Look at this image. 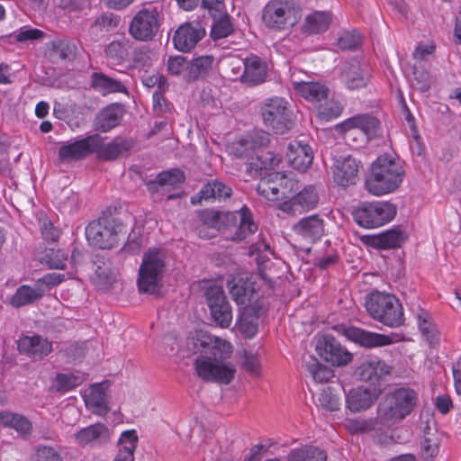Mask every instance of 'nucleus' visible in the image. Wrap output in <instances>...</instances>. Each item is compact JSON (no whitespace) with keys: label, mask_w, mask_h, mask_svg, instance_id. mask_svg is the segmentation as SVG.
<instances>
[{"label":"nucleus","mask_w":461,"mask_h":461,"mask_svg":"<svg viewBox=\"0 0 461 461\" xmlns=\"http://www.w3.org/2000/svg\"><path fill=\"white\" fill-rule=\"evenodd\" d=\"M0 423L14 429L20 436L26 438L32 432V422L23 415L11 411L0 412Z\"/></svg>","instance_id":"obj_34"},{"label":"nucleus","mask_w":461,"mask_h":461,"mask_svg":"<svg viewBox=\"0 0 461 461\" xmlns=\"http://www.w3.org/2000/svg\"><path fill=\"white\" fill-rule=\"evenodd\" d=\"M360 43L361 37L357 32H346L338 40V45L342 50L357 49Z\"/></svg>","instance_id":"obj_60"},{"label":"nucleus","mask_w":461,"mask_h":461,"mask_svg":"<svg viewBox=\"0 0 461 461\" xmlns=\"http://www.w3.org/2000/svg\"><path fill=\"white\" fill-rule=\"evenodd\" d=\"M120 18L112 13H106L96 18L93 26L100 31H111L117 27Z\"/></svg>","instance_id":"obj_59"},{"label":"nucleus","mask_w":461,"mask_h":461,"mask_svg":"<svg viewBox=\"0 0 461 461\" xmlns=\"http://www.w3.org/2000/svg\"><path fill=\"white\" fill-rule=\"evenodd\" d=\"M107 382L95 384L85 391L84 400L86 406L97 415H104L109 411L106 399Z\"/></svg>","instance_id":"obj_25"},{"label":"nucleus","mask_w":461,"mask_h":461,"mask_svg":"<svg viewBox=\"0 0 461 461\" xmlns=\"http://www.w3.org/2000/svg\"><path fill=\"white\" fill-rule=\"evenodd\" d=\"M187 60L185 57L176 56L170 57L167 60V70L173 76H179L182 72H185Z\"/></svg>","instance_id":"obj_62"},{"label":"nucleus","mask_w":461,"mask_h":461,"mask_svg":"<svg viewBox=\"0 0 461 461\" xmlns=\"http://www.w3.org/2000/svg\"><path fill=\"white\" fill-rule=\"evenodd\" d=\"M328 88L318 82H307L302 86L298 93L312 102H321L328 97Z\"/></svg>","instance_id":"obj_46"},{"label":"nucleus","mask_w":461,"mask_h":461,"mask_svg":"<svg viewBox=\"0 0 461 461\" xmlns=\"http://www.w3.org/2000/svg\"><path fill=\"white\" fill-rule=\"evenodd\" d=\"M186 347L192 354L207 349L211 352L212 356H200L194 363L196 373L203 380L229 384L233 379L235 366L225 361L232 353V346L230 342L197 333L188 338Z\"/></svg>","instance_id":"obj_1"},{"label":"nucleus","mask_w":461,"mask_h":461,"mask_svg":"<svg viewBox=\"0 0 461 461\" xmlns=\"http://www.w3.org/2000/svg\"><path fill=\"white\" fill-rule=\"evenodd\" d=\"M125 234V226L120 221L111 217L100 218L90 222L86 228L88 243L101 249L113 248Z\"/></svg>","instance_id":"obj_5"},{"label":"nucleus","mask_w":461,"mask_h":461,"mask_svg":"<svg viewBox=\"0 0 461 461\" xmlns=\"http://www.w3.org/2000/svg\"><path fill=\"white\" fill-rule=\"evenodd\" d=\"M230 212L236 215L235 220L230 221L229 223V228L236 227L234 233L231 235V240L241 241L257 231L258 226L253 221L252 214L248 207L243 206L240 210Z\"/></svg>","instance_id":"obj_26"},{"label":"nucleus","mask_w":461,"mask_h":461,"mask_svg":"<svg viewBox=\"0 0 461 461\" xmlns=\"http://www.w3.org/2000/svg\"><path fill=\"white\" fill-rule=\"evenodd\" d=\"M393 366L376 357L364 360L357 367V375L361 381L369 383L373 387L380 388L381 382L390 376Z\"/></svg>","instance_id":"obj_16"},{"label":"nucleus","mask_w":461,"mask_h":461,"mask_svg":"<svg viewBox=\"0 0 461 461\" xmlns=\"http://www.w3.org/2000/svg\"><path fill=\"white\" fill-rule=\"evenodd\" d=\"M363 240L374 248L388 249L400 246L402 233L397 230H390L374 236H364Z\"/></svg>","instance_id":"obj_36"},{"label":"nucleus","mask_w":461,"mask_h":461,"mask_svg":"<svg viewBox=\"0 0 461 461\" xmlns=\"http://www.w3.org/2000/svg\"><path fill=\"white\" fill-rule=\"evenodd\" d=\"M240 332L248 339L253 338L258 333V318L253 314V309L245 307L238 320Z\"/></svg>","instance_id":"obj_41"},{"label":"nucleus","mask_w":461,"mask_h":461,"mask_svg":"<svg viewBox=\"0 0 461 461\" xmlns=\"http://www.w3.org/2000/svg\"><path fill=\"white\" fill-rule=\"evenodd\" d=\"M260 114L264 124L276 134H284L294 126L289 103L283 97L265 99L260 107Z\"/></svg>","instance_id":"obj_7"},{"label":"nucleus","mask_w":461,"mask_h":461,"mask_svg":"<svg viewBox=\"0 0 461 461\" xmlns=\"http://www.w3.org/2000/svg\"><path fill=\"white\" fill-rule=\"evenodd\" d=\"M235 63H242L243 72L240 75L241 82L249 86H258L266 81L267 78V65L258 56H250L243 60H232L230 66Z\"/></svg>","instance_id":"obj_19"},{"label":"nucleus","mask_w":461,"mask_h":461,"mask_svg":"<svg viewBox=\"0 0 461 461\" xmlns=\"http://www.w3.org/2000/svg\"><path fill=\"white\" fill-rule=\"evenodd\" d=\"M91 86L95 91L99 92L103 95L112 93H122L126 90L121 81L99 72L92 74Z\"/></svg>","instance_id":"obj_37"},{"label":"nucleus","mask_w":461,"mask_h":461,"mask_svg":"<svg viewBox=\"0 0 461 461\" xmlns=\"http://www.w3.org/2000/svg\"><path fill=\"white\" fill-rule=\"evenodd\" d=\"M280 178L276 180L279 199L288 198L297 190V182L288 177L285 173L280 172Z\"/></svg>","instance_id":"obj_56"},{"label":"nucleus","mask_w":461,"mask_h":461,"mask_svg":"<svg viewBox=\"0 0 461 461\" xmlns=\"http://www.w3.org/2000/svg\"><path fill=\"white\" fill-rule=\"evenodd\" d=\"M165 261L166 252L163 249L152 248L144 253L138 276L140 293L156 294L158 291Z\"/></svg>","instance_id":"obj_6"},{"label":"nucleus","mask_w":461,"mask_h":461,"mask_svg":"<svg viewBox=\"0 0 461 461\" xmlns=\"http://www.w3.org/2000/svg\"><path fill=\"white\" fill-rule=\"evenodd\" d=\"M184 181V173L180 169L174 168L159 173L154 182L149 183V185H158L160 187L175 188Z\"/></svg>","instance_id":"obj_43"},{"label":"nucleus","mask_w":461,"mask_h":461,"mask_svg":"<svg viewBox=\"0 0 461 461\" xmlns=\"http://www.w3.org/2000/svg\"><path fill=\"white\" fill-rule=\"evenodd\" d=\"M158 30V13L154 9H141L130 24V33L138 41L151 40Z\"/></svg>","instance_id":"obj_14"},{"label":"nucleus","mask_w":461,"mask_h":461,"mask_svg":"<svg viewBox=\"0 0 461 461\" xmlns=\"http://www.w3.org/2000/svg\"><path fill=\"white\" fill-rule=\"evenodd\" d=\"M205 29L197 21L181 24L173 36L175 48L182 52H188L204 37Z\"/></svg>","instance_id":"obj_17"},{"label":"nucleus","mask_w":461,"mask_h":461,"mask_svg":"<svg viewBox=\"0 0 461 461\" xmlns=\"http://www.w3.org/2000/svg\"><path fill=\"white\" fill-rule=\"evenodd\" d=\"M403 169L400 162L381 156L373 163L365 186L367 192L381 196L395 191L402 182Z\"/></svg>","instance_id":"obj_2"},{"label":"nucleus","mask_w":461,"mask_h":461,"mask_svg":"<svg viewBox=\"0 0 461 461\" xmlns=\"http://www.w3.org/2000/svg\"><path fill=\"white\" fill-rule=\"evenodd\" d=\"M123 116L122 105L113 104L104 108L96 116L95 127L96 130L107 132L116 127Z\"/></svg>","instance_id":"obj_31"},{"label":"nucleus","mask_w":461,"mask_h":461,"mask_svg":"<svg viewBox=\"0 0 461 461\" xmlns=\"http://www.w3.org/2000/svg\"><path fill=\"white\" fill-rule=\"evenodd\" d=\"M366 309L370 316L389 327H398L403 322L402 306L393 294L378 291L366 298Z\"/></svg>","instance_id":"obj_4"},{"label":"nucleus","mask_w":461,"mask_h":461,"mask_svg":"<svg viewBox=\"0 0 461 461\" xmlns=\"http://www.w3.org/2000/svg\"><path fill=\"white\" fill-rule=\"evenodd\" d=\"M293 230L303 239L314 242L324 234V221L318 214L310 215L295 223Z\"/></svg>","instance_id":"obj_28"},{"label":"nucleus","mask_w":461,"mask_h":461,"mask_svg":"<svg viewBox=\"0 0 461 461\" xmlns=\"http://www.w3.org/2000/svg\"><path fill=\"white\" fill-rule=\"evenodd\" d=\"M213 58L201 56L187 62L184 78L188 82L195 81L205 77L212 68Z\"/></svg>","instance_id":"obj_35"},{"label":"nucleus","mask_w":461,"mask_h":461,"mask_svg":"<svg viewBox=\"0 0 461 461\" xmlns=\"http://www.w3.org/2000/svg\"><path fill=\"white\" fill-rule=\"evenodd\" d=\"M340 80L348 89L356 90L367 85L369 74L357 60L347 61L340 68Z\"/></svg>","instance_id":"obj_23"},{"label":"nucleus","mask_w":461,"mask_h":461,"mask_svg":"<svg viewBox=\"0 0 461 461\" xmlns=\"http://www.w3.org/2000/svg\"><path fill=\"white\" fill-rule=\"evenodd\" d=\"M232 32L233 25L230 17L228 15H222L214 20L211 29V37L213 41H217L228 37Z\"/></svg>","instance_id":"obj_51"},{"label":"nucleus","mask_w":461,"mask_h":461,"mask_svg":"<svg viewBox=\"0 0 461 461\" xmlns=\"http://www.w3.org/2000/svg\"><path fill=\"white\" fill-rule=\"evenodd\" d=\"M245 140L254 151L267 146L270 141V135L264 131H255Z\"/></svg>","instance_id":"obj_61"},{"label":"nucleus","mask_w":461,"mask_h":461,"mask_svg":"<svg viewBox=\"0 0 461 461\" xmlns=\"http://www.w3.org/2000/svg\"><path fill=\"white\" fill-rule=\"evenodd\" d=\"M83 382V377L73 374H59L55 379V386L58 391L68 392Z\"/></svg>","instance_id":"obj_53"},{"label":"nucleus","mask_w":461,"mask_h":461,"mask_svg":"<svg viewBox=\"0 0 461 461\" xmlns=\"http://www.w3.org/2000/svg\"><path fill=\"white\" fill-rule=\"evenodd\" d=\"M344 335L349 340L366 348L384 347L391 345L393 342V339L390 336L367 331L356 327L345 329Z\"/></svg>","instance_id":"obj_24"},{"label":"nucleus","mask_w":461,"mask_h":461,"mask_svg":"<svg viewBox=\"0 0 461 461\" xmlns=\"http://www.w3.org/2000/svg\"><path fill=\"white\" fill-rule=\"evenodd\" d=\"M418 401L417 393L408 387H400L387 393L379 402L377 419L386 426L403 420L413 411Z\"/></svg>","instance_id":"obj_3"},{"label":"nucleus","mask_w":461,"mask_h":461,"mask_svg":"<svg viewBox=\"0 0 461 461\" xmlns=\"http://www.w3.org/2000/svg\"><path fill=\"white\" fill-rule=\"evenodd\" d=\"M411 85L420 92H426L430 86L429 74L423 68L414 66L412 72Z\"/></svg>","instance_id":"obj_55"},{"label":"nucleus","mask_w":461,"mask_h":461,"mask_svg":"<svg viewBox=\"0 0 461 461\" xmlns=\"http://www.w3.org/2000/svg\"><path fill=\"white\" fill-rule=\"evenodd\" d=\"M80 199L78 194L68 190L64 191L59 201V208L64 213H72L78 208Z\"/></svg>","instance_id":"obj_57"},{"label":"nucleus","mask_w":461,"mask_h":461,"mask_svg":"<svg viewBox=\"0 0 461 461\" xmlns=\"http://www.w3.org/2000/svg\"><path fill=\"white\" fill-rule=\"evenodd\" d=\"M32 461H62L59 453L51 447L40 446L32 457Z\"/></svg>","instance_id":"obj_58"},{"label":"nucleus","mask_w":461,"mask_h":461,"mask_svg":"<svg viewBox=\"0 0 461 461\" xmlns=\"http://www.w3.org/2000/svg\"><path fill=\"white\" fill-rule=\"evenodd\" d=\"M111 439L109 429L101 422L86 426L74 434V440L81 447L96 448Z\"/></svg>","instance_id":"obj_18"},{"label":"nucleus","mask_w":461,"mask_h":461,"mask_svg":"<svg viewBox=\"0 0 461 461\" xmlns=\"http://www.w3.org/2000/svg\"><path fill=\"white\" fill-rule=\"evenodd\" d=\"M330 23V15L326 12H315L307 16L305 31L309 33H320L328 29Z\"/></svg>","instance_id":"obj_44"},{"label":"nucleus","mask_w":461,"mask_h":461,"mask_svg":"<svg viewBox=\"0 0 461 461\" xmlns=\"http://www.w3.org/2000/svg\"><path fill=\"white\" fill-rule=\"evenodd\" d=\"M255 283L251 279L232 278L227 285L232 299L243 308L249 307L256 294Z\"/></svg>","instance_id":"obj_29"},{"label":"nucleus","mask_w":461,"mask_h":461,"mask_svg":"<svg viewBox=\"0 0 461 461\" xmlns=\"http://www.w3.org/2000/svg\"><path fill=\"white\" fill-rule=\"evenodd\" d=\"M418 325L420 332L429 344H434L438 341L437 329L434 323L430 321V317L428 312L421 311L418 315Z\"/></svg>","instance_id":"obj_49"},{"label":"nucleus","mask_w":461,"mask_h":461,"mask_svg":"<svg viewBox=\"0 0 461 461\" xmlns=\"http://www.w3.org/2000/svg\"><path fill=\"white\" fill-rule=\"evenodd\" d=\"M359 162L351 156L337 159L334 163L333 178L340 186L356 185L358 180Z\"/></svg>","instance_id":"obj_22"},{"label":"nucleus","mask_w":461,"mask_h":461,"mask_svg":"<svg viewBox=\"0 0 461 461\" xmlns=\"http://www.w3.org/2000/svg\"><path fill=\"white\" fill-rule=\"evenodd\" d=\"M139 437L135 429L123 431L118 440V452L113 461H135Z\"/></svg>","instance_id":"obj_32"},{"label":"nucleus","mask_w":461,"mask_h":461,"mask_svg":"<svg viewBox=\"0 0 461 461\" xmlns=\"http://www.w3.org/2000/svg\"><path fill=\"white\" fill-rule=\"evenodd\" d=\"M18 350L30 358L41 360L52 351V342L40 335H26L19 339Z\"/></svg>","instance_id":"obj_20"},{"label":"nucleus","mask_w":461,"mask_h":461,"mask_svg":"<svg viewBox=\"0 0 461 461\" xmlns=\"http://www.w3.org/2000/svg\"><path fill=\"white\" fill-rule=\"evenodd\" d=\"M235 214L230 212H220L204 210L198 212L196 231L201 238L211 239L221 229H229L230 221L235 220Z\"/></svg>","instance_id":"obj_12"},{"label":"nucleus","mask_w":461,"mask_h":461,"mask_svg":"<svg viewBox=\"0 0 461 461\" xmlns=\"http://www.w3.org/2000/svg\"><path fill=\"white\" fill-rule=\"evenodd\" d=\"M294 10L288 0H272L263 11V21L269 28L285 29L295 23Z\"/></svg>","instance_id":"obj_11"},{"label":"nucleus","mask_w":461,"mask_h":461,"mask_svg":"<svg viewBox=\"0 0 461 461\" xmlns=\"http://www.w3.org/2000/svg\"><path fill=\"white\" fill-rule=\"evenodd\" d=\"M316 352L326 362L333 366H345L352 359V355L330 335L320 338L316 343Z\"/></svg>","instance_id":"obj_15"},{"label":"nucleus","mask_w":461,"mask_h":461,"mask_svg":"<svg viewBox=\"0 0 461 461\" xmlns=\"http://www.w3.org/2000/svg\"><path fill=\"white\" fill-rule=\"evenodd\" d=\"M101 136L89 135L86 138L63 143L59 149V157L63 161L79 160L93 154L99 147Z\"/></svg>","instance_id":"obj_13"},{"label":"nucleus","mask_w":461,"mask_h":461,"mask_svg":"<svg viewBox=\"0 0 461 461\" xmlns=\"http://www.w3.org/2000/svg\"><path fill=\"white\" fill-rule=\"evenodd\" d=\"M44 292L45 291L41 288L40 284H37L34 287L22 285L12 296L11 304L16 308L31 304L41 299L43 296Z\"/></svg>","instance_id":"obj_38"},{"label":"nucleus","mask_w":461,"mask_h":461,"mask_svg":"<svg viewBox=\"0 0 461 461\" xmlns=\"http://www.w3.org/2000/svg\"><path fill=\"white\" fill-rule=\"evenodd\" d=\"M134 146V140L129 138L116 137L111 142L104 144L101 137L99 147L94 151L97 157L104 160H114L124 153L130 151Z\"/></svg>","instance_id":"obj_27"},{"label":"nucleus","mask_w":461,"mask_h":461,"mask_svg":"<svg viewBox=\"0 0 461 461\" xmlns=\"http://www.w3.org/2000/svg\"><path fill=\"white\" fill-rule=\"evenodd\" d=\"M281 156L274 151L261 150L257 154V161L245 164V169L252 176L261 175L263 169H270L277 167L281 162Z\"/></svg>","instance_id":"obj_33"},{"label":"nucleus","mask_w":461,"mask_h":461,"mask_svg":"<svg viewBox=\"0 0 461 461\" xmlns=\"http://www.w3.org/2000/svg\"><path fill=\"white\" fill-rule=\"evenodd\" d=\"M378 387L358 386L351 389L346 395L347 407L352 412H359L368 409L381 393Z\"/></svg>","instance_id":"obj_21"},{"label":"nucleus","mask_w":461,"mask_h":461,"mask_svg":"<svg viewBox=\"0 0 461 461\" xmlns=\"http://www.w3.org/2000/svg\"><path fill=\"white\" fill-rule=\"evenodd\" d=\"M67 256L64 252L51 250L46 254V261L50 268L63 269L66 267Z\"/></svg>","instance_id":"obj_63"},{"label":"nucleus","mask_w":461,"mask_h":461,"mask_svg":"<svg viewBox=\"0 0 461 461\" xmlns=\"http://www.w3.org/2000/svg\"><path fill=\"white\" fill-rule=\"evenodd\" d=\"M280 177V172H271L262 176L257 186L258 194L269 201H279L276 180Z\"/></svg>","instance_id":"obj_39"},{"label":"nucleus","mask_w":461,"mask_h":461,"mask_svg":"<svg viewBox=\"0 0 461 461\" xmlns=\"http://www.w3.org/2000/svg\"><path fill=\"white\" fill-rule=\"evenodd\" d=\"M249 255L254 258L259 267L267 268V263L270 261L273 252L266 240L261 239L256 243L251 244Z\"/></svg>","instance_id":"obj_45"},{"label":"nucleus","mask_w":461,"mask_h":461,"mask_svg":"<svg viewBox=\"0 0 461 461\" xmlns=\"http://www.w3.org/2000/svg\"><path fill=\"white\" fill-rule=\"evenodd\" d=\"M206 303L214 322L221 328L230 327L232 321V310L220 285H211L205 291Z\"/></svg>","instance_id":"obj_10"},{"label":"nucleus","mask_w":461,"mask_h":461,"mask_svg":"<svg viewBox=\"0 0 461 461\" xmlns=\"http://www.w3.org/2000/svg\"><path fill=\"white\" fill-rule=\"evenodd\" d=\"M286 158L294 169L305 171L312 162L313 154L309 145L294 140L287 148Z\"/></svg>","instance_id":"obj_30"},{"label":"nucleus","mask_w":461,"mask_h":461,"mask_svg":"<svg viewBox=\"0 0 461 461\" xmlns=\"http://www.w3.org/2000/svg\"><path fill=\"white\" fill-rule=\"evenodd\" d=\"M199 194L201 199L205 201L212 199L221 201L230 197L231 188L218 180H212L203 186Z\"/></svg>","instance_id":"obj_40"},{"label":"nucleus","mask_w":461,"mask_h":461,"mask_svg":"<svg viewBox=\"0 0 461 461\" xmlns=\"http://www.w3.org/2000/svg\"><path fill=\"white\" fill-rule=\"evenodd\" d=\"M294 198L295 203H297L299 207L303 210L313 209L319 202V195L313 185L305 186L294 195Z\"/></svg>","instance_id":"obj_48"},{"label":"nucleus","mask_w":461,"mask_h":461,"mask_svg":"<svg viewBox=\"0 0 461 461\" xmlns=\"http://www.w3.org/2000/svg\"><path fill=\"white\" fill-rule=\"evenodd\" d=\"M339 127L345 132L347 140H352L358 145L366 144L382 133L380 122L368 114L349 118L341 122Z\"/></svg>","instance_id":"obj_9"},{"label":"nucleus","mask_w":461,"mask_h":461,"mask_svg":"<svg viewBox=\"0 0 461 461\" xmlns=\"http://www.w3.org/2000/svg\"><path fill=\"white\" fill-rule=\"evenodd\" d=\"M352 214L359 226L372 229L391 221L396 214V208L387 202L363 203L354 209Z\"/></svg>","instance_id":"obj_8"},{"label":"nucleus","mask_w":461,"mask_h":461,"mask_svg":"<svg viewBox=\"0 0 461 461\" xmlns=\"http://www.w3.org/2000/svg\"><path fill=\"white\" fill-rule=\"evenodd\" d=\"M420 446L421 456L424 461H432L438 454L439 439L436 434L426 433Z\"/></svg>","instance_id":"obj_50"},{"label":"nucleus","mask_w":461,"mask_h":461,"mask_svg":"<svg viewBox=\"0 0 461 461\" xmlns=\"http://www.w3.org/2000/svg\"><path fill=\"white\" fill-rule=\"evenodd\" d=\"M342 113L341 104L335 100L324 99V103L319 104L317 116L324 121H330L339 117Z\"/></svg>","instance_id":"obj_52"},{"label":"nucleus","mask_w":461,"mask_h":461,"mask_svg":"<svg viewBox=\"0 0 461 461\" xmlns=\"http://www.w3.org/2000/svg\"><path fill=\"white\" fill-rule=\"evenodd\" d=\"M320 405L330 411H335L339 409V397L336 395L331 387L324 388L318 398Z\"/></svg>","instance_id":"obj_54"},{"label":"nucleus","mask_w":461,"mask_h":461,"mask_svg":"<svg viewBox=\"0 0 461 461\" xmlns=\"http://www.w3.org/2000/svg\"><path fill=\"white\" fill-rule=\"evenodd\" d=\"M106 56L114 59L121 60L126 56L125 45L120 41H113L105 48Z\"/></svg>","instance_id":"obj_64"},{"label":"nucleus","mask_w":461,"mask_h":461,"mask_svg":"<svg viewBox=\"0 0 461 461\" xmlns=\"http://www.w3.org/2000/svg\"><path fill=\"white\" fill-rule=\"evenodd\" d=\"M305 366L312 379L317 383L328 382L333 376L332 370L320 364L315 357H311L305 362Z\"/></svg>","instance_id":"obj_47"},{"label":"nucleus","mask_w":461,"mask_h":461,"mask_svg":"<svg viewBox=\"0 0 461 461\" xmlns=\"http://www.w3.org/2000/svg\"><path fill=\"white\" fill-rule=\"evenodd\" d=\"M327 456L324 451L315 447H305L294 449L288 461H326Z\"/></svg>","instance_id":"obj_42"}]
</instances>
